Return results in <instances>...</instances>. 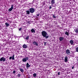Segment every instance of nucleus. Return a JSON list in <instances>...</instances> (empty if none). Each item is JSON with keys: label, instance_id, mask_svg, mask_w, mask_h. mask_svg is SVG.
I'll return each mask as SVG.
<instances>
[{"label": "nucleus", "instance_id": "obj_1", "mask_svg": "<svg viewBox=\"0 0 78 78\" xmlns=\"http://www.w3.org/2000/svg\"><path fill=\"white\" fill-rule=\"evenodd\" d=\"M42 34L43 37H45L46 39L48 38V36H47V33L45 31H43L42 32Z\"/></svg>", "mask_w": 78, "mask_h": 78}, {"label": "nucleus", "instance_id": "obj_2", "mask_svg": "<svg viewBox=\"0 0 78 78\" xmlns=\"http://www.w3.org/2000/svg\"><path fill=\"white\" fill-rule=\"evenodd\" d=\"M29 58L28 57H26V58H23L22 60L23 62H27Z\"/></svg>", "mask_w": 78, "mask_h": 78}, {"label": "nucleus", "instance_id": "obj_3", "mask_svg": "<svg viewBox=\"0 0 78 78\" xmlns=\"http://www.w3.org/2000/svg\"><path fill=\"white\" fill-rule=\"evenodd\" d=\"M6 61V58L4 57H2L0 59V62L1 61H3V62H5Z\"/></svg>", "mask_w": 78, "mask_h": 78}, {"label": "nucleus", "instance_id": "obj_4", "mask_svg": "<svg viewBox=\"0 0 78 78\" xmlns=\"http://www.w3.org/2000/svg\"><path fill=\"white\" fill-rule=\"evenodd\" d=\"M29 10L30 13H33V12H34V11H35L34 9L33 8H31Z\"/></svg>", "mask_w": 78, "mask_h": 78}, {"label": "nucleus", "instance_id": "obj_5", "mask_svg": "<svg viewBox=\"0 0 78 78\" xmlns=\"http://www.w3.org/2000/svg\"><path fill=\"white\" fill-rule=\"evenodd\" d=\"M13 5H11V8L9 9V12H11L12 9H13L14 8V7H13Z\"/></svg>", "mask_w": 78, "mask_h": 78}, {"label": "nucleus", "instance_id": "obj_6", "mask_svg": "<svg viewBox=\"0 0 78 78\" xmlns=\"http://www.w3.org/2000/svg\"><path fill=\"white\" fill-rule=\"evenodd\" d=\"M33 44H34L35 45H36V46H38V43L36 41L33 42Z\"/></svg>", "mask_w": 78, "mask_h": 78}, {"label": "nucleus", "instance_id": "obj_7", "mask_svg": "<svg viewBox=\"0 0 78 78\" xmlns=\"http://www.w3.org/2000/svg\"><path fill=\"white\" fill-rule=\"evenodd\" d=\"M70 43L72 45H73V41L72 40H70Z\"/></svg>", "mask_w": 78, "mask_h": 78}, {"label": "nucleus", "instance_id": "obj_8", "mask_svg": "<svg viewBox=\"0 0 78 78\" xmlns=\"http://www.w3.org/2000/svg\"><path fill=\"white\" fill-rule=\"evenodd\" d=\"M55 0H51V4H55Z\"/></svg>", "mask_w": 78, "mask_h": 78}, {"label": "nucleus", "instance_id": "obj_9", "mask_svg": "<svg viewBox=\"0 0 78 78\" xmlns=\"http://www.w3.org/2000/svg\"><path fill=\"white\" fill-rule=\"evenodd\" d=\"M5 25L6 26V27H8V26H9V24L8 23H5Z\"/></svg>", "mask_w": 78, "mask_h": 78}, {"label": "nucleus", "instance_id": "obj_10", "mask_svg": "<svg viewBox=\"0 0 78 78\" xmlns=\"http://www.w3.org/2000/svg\"><path fill=\"white\" fill-rule=\"evenodd\" d=\"M26 66L27 67H30V65L28 63H27V64H26Z\"/></svg>", "mask_w": 78, "mask_h": 78}, {"label": "nucleus", "instance_id": "obj_11", "mask_svg": "<svg viewBox=\"0 0 78 78\" xmlns=\"http://www.w3.org/2000/svg\"><path fill=\"white\" fill-rule=\"evenodd\" d=\"M20 70L22 73H23L24 72V70L20 68Z\"/></svg>", "mask_w": 78, "mask_h": 78}, {"label": "nucleus", "instance_id": "obj_12", "mask_svg": "<svg viewBox=\"0 0 78 78\" xmlns=\"http://www.w3.org/2000/svg\"><path fill=\"white\" fill-rule=\"evenodd\" d=\"M59 39L60 41H62V40L64 39V37H60Z\"/></svg>", "mask_w": 78, "mask_h": 78}, {"label": "nucleus", "instance_id": "obj_13", "mask_svg": "<svg viewBox=\"0 0 78 78\" xmlns=\"http://www.w3.org/2000/svg\"><path fill=\"white\" fill-rule=\"evenodd\" d=\"M23 48H26L27 47V46L25 45V44H24L23 46Z\"/></svg>", "mask_w": 78, "mask_h": 78}, {"label": "nucleus", "instance_id": "obj_14", "mask_svg": "<svg viewBox=\"0 0 78 78\" xmlns=\"http://www.w3.org/2000/svg\"><path fill=\"white\" fill-rule=\"evenodd\" d=\"M31 32L32 33H35V30H34L33 29H32L31 30Z\"/></svg>", "mask_w": 78, "mask_h": 78}, {"label": "nucleus", "instance_id": "obj_15", "mask_svg": "<svg viewBox=\"0 0 78 78\" xmlns=\"http://www.w3.org/2000/svg\"><path fill=\"white\" fill-rule=\"evenodd\" d=\"M65 61L66 62L67 61V57H66L65 58Z\"/></svg>", "mask_w": 78, "mask_h": 78}, {"label": "nucleus", "instance_id": "obj_16", "mask_svg": "<svg viewBox=\"0 0 78 78\" xmlns=\"http://www.w3.org/2000/svg\"><path fill=\"white\" fill-rule=\"evenodd\" d=\"M74 31L76 33H77L78 32V29H76V30L74 29Z\"/></svg>", "mask_w": 78, "mask_h": 78}, {"label": "nucleus", "instance_id": "obj_17", "mask_svg": "<svg viewBox=\"0 0 78 78\" xmlns=\"http://www.w3.org/2000/svg\"><path fill=\"white\" fill-rule=\"evenodd\" d=\"M30 37L29 36H27L26 38H25L26 40H28L29 39V37Z\"/></svg>", "mask_w": 78, "mask_h": 78}, {"label": "nucleus", "instance_id": "obj_18", "mask_svg": "<svg viewBox=\"0 0 78 78\" xmlns=\"http://www.w3.org/2000/svg\"><path fill=\"white\" fill-rule=\"evenodd\" d=\"M12 60H14V55L12 54Z\"/></svg>", "mask_w": 78, "mask_h": 78}, {"label": "nucleus", "instance_id": "obj_19", "mask_svg": "<svg viewBox=\"0 0 78 78\" xmlns=\"http://www.w3.org/2000/svg\"><path fill=\"white\" fill-rule=\"evenodd\" d=\"M26 12H27V14H30V11H28V10H27L26 11Z\"/></svg>", "mask_w": 78, "mask_h": 78}, {"label": "nucleus", "instance_id": "obj_20", "mask_svg": "<svg viewBox=\"0 0 78 78\" xmlns=\"http://www.w3.org/2000/svg\"><path fill=\"white\" fill-rule=\"evenodd\" d=\"M76 52H78V47L76 48Z\"/></svg>", "mask_w": 78, "mask_h": 78}, {"label": "nucleus", "instance_id": "obj_21", "mask_svg": "<svg viewBox=\"0 0 78 78\" xmlns=\"http://www.w3.org/2000/svg\"><path fill=\"white\" fill-rule=\"evenodd\" d=\"M36 75H37V74L36 73H34L33 74V76L34 77H36Z\"/></svg>", "mask_w": 78, "mask_h": 78}, {"label": "nucleus", "instance_id": "obj_22", "mask_svg": "<svg viewBox=\"0 0 78 78\" xmlns=\"http://www.w3.org/2000/svg\"><path fill=\"white\" fill-rule=\"evenodd\" d=\"M17 76L19 77H20L21 76V74L20 73H19V74H18Z\"/></svg>", "mask_w": 78, "mask_h": 78}, {"label": "nucleus", "instance_id": "obj_23", "mask_svg": "<svg viewBox=\"0 0 78 78\" xmlns=\"http://www.w3.org/2000/svg\"><path fill=\"white\" fill-rule=\"evenodd\" d=\"M65 34H66L68 36H69V33H68V32H66L65 33Z\"/></svg>", "mask_w": 78, "mask_h": 78}, {"label": "nucleus", "instance_id": "obj_24", "mask_svg": "<svg viewBox=\"0 0 78 78\" xmlns=\"http://www.w3.org/2000/svg\"><path fill=\"white\" fill-rule=\"evenodd\" d=\"M66 53L67 54L69 53V50H67L66 51Z\"/></svg>", "mask_w": 78, "mask_h": 78}, {"label": "nucleus", "instance_id": "obj_25", "mask_svg": "<svg viewBox=\"0 0 78 78\" xmlns=\"http://www.w3.org/2000/svg\"><path fill=\"white\" fill-rule=\"evenodd\" d=\"M69 55H70L72 53V52H70V51L69 50Z\"/></svg>", "mask_w": 78, "mask_h": 78}, {"label": "nucleus", "instance_id": "obj_26", "mask_svg": "<svg viewBox=\"0 0 78 78\" xmlns=\"http://www.w3.org/2000/svg\"><path fill=\"white\" fill-rule=\"evenodd\" d=\"M53 18H56V16H55V15H53Z\"/></svg>", "mask_w": 78, "mask_h": 78}, {"label": "nucleus", "instance_id": "obj_27", "mask_svg": "<svg viewBox=\"0 0 78 78\" xmlns=\"http://www.w3.org/2000/svg\"><path fill=\"white\" fill-rule=\"evenodd\" d=\"M12 73H16V71H14L12 72Z\"/></svg>", "mask_w": 78, "mask_h": 78}, {"label": "nucleus", "instance_id": "obj_28", "mask_svg": "<svg viewBox=\"0 0 78 78\" xmlns=\"http://www.w3.org/2000/svg\"><path fill=\"white\" fill-rule=\"evenodd\" d=\"M22 30V28L19 29V31H21Z\"/></svg>", "mask_w": 78, "mask_h": 78}, {"label": "nucleus", "instance_id": "obj_29", "mask_svg": "<svg viewBox=\"0 0 78 78\" xmlns=\"http://www.w3.org/2000/svg\"><path fill=\"white\" fill-rule=\"evenodd\" d=\"M60 72H58V75H60Z\"/></svg>", "mask_w": 78, "mask_h": 78}, {"label": "nucleus", "instance_id": "obj_30", "mask_svg": "<svg viewBox=\"0 0 78 78\" xmlns=\"http://www.w3.org/2000/svg\"><path fill=\"white\" fill-rule=\"evenodd\" d=\"M12 58V57H10L9 59H10V60H11V59Z\"/></svg>", "mask_w": 78, "mask_h": 78}, {"label": "nucleus", "instance_id": "obj_31", "mask_svg": "<svg viewBox=\"0 0 78 78\" xmlns=\"http://www.w3.org/2000/svg\"><path fill=\"white\" fill-rule=\"evenodd\" d=\"M49 9H51V6H50L49 7Z\"/></svg>", "mask_w": 78, "mask_h": 78}, {"label": "nucleus", "instance_id": "obj_32", "mask_svg": "<svg viewBox=\"0 0 78 78\" xmlns=\"http://www.w3.org/2000/svg\"><path fill=\"white\" fill-rule=\"evenodd\" d=\"M72 69H74V66H73L72 67Z\"/></svg>", "mask_w": 78, "mask_h": 78}, {"label": "nucleus", "instance_id": "obj_33", "mask_svg": "<svg viewBox=\"0 0 78 78\" xmlns=\"http://www.w3.org/2000/svg\"><path fill=\"white\" fill-rule=\"evenodd\" d=\"M37 16H39V14H37Z\"/></svg>", "mask_w": 78, "mask_h": 78}, {"label": "nucleus", "instance_id": "obj_34", "mask_svg": "<svg viewBox=\"0 0 78 78\" xmlns=\"http://www.w3.org/2000/svg\"><path fill=\"white\" fill-rule=\"evenodd\" d=\"M69 3H70V4H71V2H69Z\"/></svg>", "mask_w": 78, "mask_h": 78}, {"label": "nucleus", "instance_id": "obj_35", "mask_svg": "<svg viewBox=\"0 0 78 78\" xmlns=\"http://www.w3.org/2000/svg\"><path fill=\"white\" fill-rule=\"evenodd\" d=\"M51 5V6H52L53 5L52 4Z\"/></svg>", "mask_w": 78, "mask_h": 78}, {"label": "nucleus", "instance_id": "obj_36", "mask_svg": "<svg viewBox=\"0 0 78 78\" xmlns=\"http://www.w3.org/2000/svg\"><path fill=\"white\" fill-rule=\"evenodd\" d=\"M77 29H78V28H77Z\"/></svg>", "mask_w": 78, "mask_h": 78}, {"label": "nucleus", "instance_id": "obj_37", "mask_svg": "<svg viewBox=\"0 0 78 78\" xmlns=\"http://www.w3.org/2000/svg\"><path fill=\"white\" fill-rule=\"evenodd\" d=\"M1 0H0V1Z\"/></svg>", "mask_w": 78, "mask_h": 78}]
</instances>
